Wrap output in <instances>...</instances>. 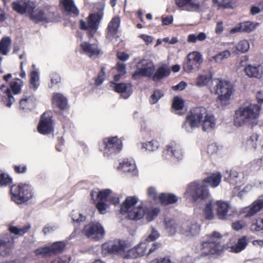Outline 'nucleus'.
Segmentation results:
<instances>
[{
    "label": "nucleus",
    "instance_id": "37998d69",
    "mask_svg": "<svg viewBox=\"0 0 263 263\" xmlns=\"http://www.w3.org/2000/svg\"><path fill=\"white\" fill-rule=\"evenodd\" d=\"M213 5L217 7L218 9L230 8L233 7V0H212Z\"/></svg>",
    "mask_w": 263,
    "mask_h": 263
},
{
    "label": "nucleus",
    "instance_id": "4d7b16f0",
    "mask_svg": "<svg viewBox=\"0 0 263 263\" xmlns=\"http://www.w3.org/2000/svg\"><path fill=\"white\" fill-rule=\"evenodd\" d=\"M163 96V93L161 90L159 89L155 90L153 94L151 96L149 100L150 103L153 104L156 103Z\"/></svg>",
    "mask_w": 263,
    "mask_h": 263
},
{
    "label": "nucleus",
    "instance_id": "f03ea898",
    "mask_svg": "<svg viewBox=\"0 0 263 263\" xmlns=\"http://www.w3.org/2000/svg\"><path fill=\"white\" fill-rule=\"evenodd\" d=\"M260 110V105L252 103L247 106L240 107L235 112V125L241 126L245 123L251 122L257 119L259 117Z\"/></svg>",
    "mask_w": 263,
    "mask_h": 263
},
{
    "label": "nucleus",
    "instance_id": "f257e3e1",
    "mask_svg": "<svg viewBox=\"0 0 263 263\" xmlns=\"http://www.w3.org/2000/svg\"><path fill=\"white\" fill-rule=\"evenodd\" d=\"M221 235L217 232H213L208 236V239L201 242L199 250L201 257H215L221 255L224 250V247L220 241Z\"/></svg>",
    "mask_w": 263,
    "mask_h": 263
},
{
    "label": "nucleus",
    "instance_id": "dca6fc26",
    "mask_svg": "<svg viewBox=\"0 0 263 263\" xmlns=\"http://www.w3.org/2000/svg\"><path fill=\"white\" fill-rule=\"evenodd\" d=\"M37 129L39 133L42 135H48L53 132V123L50 112H45L41 116Z\"/></svg>",
    "mask_w": 263,
    "mask_h": 263
},
{
    "label": "nucleus",
    "instance_id": "72a5a7b5",
    "mask_svg": "<svg viewBox=\"0 0 263 263\" xmlns=\"http://www.w3.org/2000/svg\"><path fill=\"white\" fill-rule=\"evenodd\" d=\"M166 151L177 159H181L183 156L180 146L174 142H172L166 146Z\"/></svg>",
    "mask_w": 263,
    "mask_h": 263
},
{
    "label": "nucleus",
    "instance_id": "5fc2aeb1",
    "mask_svg": "<svg viewBox=\"0 0 263 263\" xmlns=\"http://www.w3.org/2000/svg\"><path fill=\"white\" fill-rule=\"evenodd\" d=\"M250 48V45L248 41L241 40L236 46V49L238 51L244 53L247 52Z\"/></svg>",
    "mask_w": 263,
    "mask_h": 263
},
{
    "label": "nucleus",
    "instance_id": "9d476101",
    "mask_svg": "<svg viewBox=\"0 0 263 263\" xmlns=\"http://www.w3.org/2000/svg\"><path fill=\"white\" fill-rule=\"evenodd\" d=\"M155 70V65L152 61L142 60L138 62L137 70L132 74V79L137 80L142 77L152 78Z\"/></svg>",
    "mask_w": 263,
    "mask_h": 263
},
{
    "label": "nucleus",
    "instance_id": "4be33fe9",
    "mask_svg": "<svg viewBox=\"0 0 263 263\" xmlns=\"http://www.w3.org/2000/svg\"><path fill=\"white\" fill-rule=\"evenodd\" d=\"M81 50L88 57H98L100 54V49L98 44L96 43L90 44L87 42H83L80 45Z\"/></svg>",
    "mask_w": 263,
    "mask_h": 263
},
{
    "label": "nucleus",
    "instance_id": "3c124183",
    "mask_svg": "<svg viewBox=\"0 0 263 263\" xmlns=\"http://www.w3.org/2000/svg\"><path fill=\"white\" fill-rule=\"evenodd\" d=\"M204 217L206 219L212 220L214 218L213 205L211 202H208L204 210Z\"/></svg>",
    "mask_w": 263,
    "mask_h": 263
},
{
    "label": "nucleus",
    "instance_id": "b1692460",
    "mask_svg": "<svg viewBox=\"0 0 263 263\" xmlns=\"http://www.w3.org/2000/svg\"><path fill=\"white\" fill-rule=\"evenodd\" d=\"M12 7L15 11L20 14H24L26 12L30 14V12L34 9L33 4L29 1H24L22 4L18 2H14L12 4Z\"/></svg>",
    "mask_w": 263,
    "mask_h": 263
},
{
    "label": "nucleus",
    "instance_id": "f704fd0d",
    "mask_svg": "<svg viewBox=\"0 0 263 263\" xmlns=\"http://www.w3.org/2000/svg\"><path fill=\"white\" fill-rule=\"evenodd\" d=\"M255 28L253 24L249 21L242 22L239 24V26L233 28L231 32L235 33L236 32H250Z\"/></svg>",
    "mask_w": 263,
    "mask_h": 263
},
{
    "label": "nucleus",
    "instance_id": "7ed1b4c3",
    "mask_svg": "<svg viewBox=\"0 0 263 263\" xmlns=\"http://www.w3.org/2000/svg\"><path fill=\"white\" fill-rule=\"evenodd\" d=\"M11 200L17 204H22L29 201L33 195V187L28 183L13 184L10 189Z\"/></svg>",
    "mask_w": 263,
    "mask_h": 263
},
{
    "label": "nucleus",
    "instance_id": "e433bc0d",
    "mask_svg": "<svg viewBox=\"0 0 263 263\" xmlns=\"http://www.w3.org/2000/svg\"><path fill=\"white\" fill-rule=\"evenodd\" d=\"M114 68L118 72L114 77V81L117 82L126 74V65L123 63L117 62Z\"/></svg>",
    "mask_w": 263,
    "mask_h": 263
},
{
    "label": "nucleus",
    "instance_id": "4468645a",
    "mask_svg": "<svg viewBox=\"0 0 263 263\" xmlns=\"http://www.w3.org/2000/svg\"><path fill=\"white\" fill-rule=\"evenodd\" d=\"M65 248V244L61 241L54 242L48 247H41L35 250L36 255L49 257L62 253Z\"/></svg>",
    "mask_w": 263,
    "mask_h": 263
},
{
    "label": "nucleus",
    "instance_id": "a19ab883",
    "mask_svg": "<svg viewBox=\"0 0 263 263\" xmlns=\"http://www.w3.org/2000/svg\"><path fill=\"white\" fill-rule=\"evenodd\" d=\"M231 55V52L228 50H225L221 52H220L218 54L214 56H212L210 60L214 61L217 63H221L223 60L226 59L230 57Z\"/></svg>",
    "mask_w": 263,
    "mask_h": 263
},
{
    "label": "nucleus",
    "instance_id": "e2e57ef3",
    "mask_svg": "<svg viewBox=\"0 0 263 263\" xmlns=\"http://www.w3.org/2000/svg\"><path fill=\"white\" fill-rule=\"evenodd\" d=\"M147 194L148 197L152 199L154 201L156 202L158 200V196L154 187H148L147 190Z\"/></svg>",
    "mask_w": 263,
    "mask_h": 263
},
{
    "label": "nucleus",
    "instance_id": "20e7f679",
    "mask_svg": "<svg viewBox=\"0 0 263 263\" xmlns=\"http://www.w3.org/2000/svg\"><path fill=\"white\" fill-rule=\"evenodd\" d=\"M206 113L207 110L203 107L191 109L182 125V128L187 132H191L193 129L199 127Z\"/></svg>",
    "mask_w": 263,
    "mask_h": 263
},
{
    "label": "nucleus",
    "instance_id": "a18cd8bd",
    "mask_svg": "<svg viewBox=\"0 0 263 263\" xmlns=\"http://www.w3.org/2000/svg\"><path fill=\"white\" fill-rule=\"evenodd\" d=\"M159 147V143L156 140H152L148 142L142 143V148H144L146 150L149 152H154L156 151Z\"/></svg>",
    "mask_w": 263,
    "mask_h": 263
},
{
    "label": "nucleus",
    "instance_id": "39448f33",
    "mask_svg": "<svg viewBox=\"0 0 263 263\" xmlns=\"http://www.w3.org/2000/svg\"><path fill=\"white\" fill-rule=\"evenodd\" d=\"M104 13L102 10L96 13H90L86 18L87 24L85 21L81 19L79 21V29L87 31V35L89 39L92 38L99 29Z\"/></svg>",
    "mask_w": 263,
    "mask_h": 263
},
{
    "label": "nucleus",
    "instance_id": "423d86ee",
    "mask_svg": "<svg viewBox=\"0 0 263 263\" xmlns=\"http://www.w3.org/2000/svg\"><path fill=\"white\" fill-rule=\"evenodd\" d=\"M138 201V199L135 196H128L121 205L120 213L124 215L128 213V219L133 220H137L143 218L145 214V211L143 207L139 206L129 211Z\"/></svg>",
    "mask_w": 263,
    "mask_h": 263
},
{
    "label": "nucleus",
    "instance_id": "603ef678",
    "mask_svg": "<svg viewBox=\"0 0 263 263\" xmlns=\"http://www.w3.org/2000/svg\"><path fill=\"white\" fill-rule=\"evenodd\" d=\"M184 106L183 100L178 97L174 98L173 102L172 103V108L176 110H180L183 109Z\"/></svg>",
    "mask_w": 263,
    "mask_h": 263
},
{
    "label": "nucleus",
    "instance_id": "052dcab7",
    "mask_svg": "<svg viewBox=\"0 0 263 263\" xmlns=\"http://www.w3.org/2000/svg\"><path fill=\"white\" fill-rule=\"evenodd\" d=\"M160 212V209L157 208L153 209L146 213V219L148 221L154 220L158 216Z\"/></svg>",
    "mask_w": 263,
    "mask_h": 263
},
{
    "label": "nucleus",
    "instance_id": "6e6552de",
    "mask_svg": "<svg viewBox=\"0 0 263 263\" xmlns=\"http://www.w3.org/2000/svg\"><path fill=\"white\" fill-rule=\"evenodd\" d=\"M232 89L231 84L225 81L220 80L216 84L215 93L218 95L217 102H219L221 106H224L229 104Z\"/></svg>",
    "mask_w": 263,
    "mask_h": 263
},
{
    "label": "nucleus",
    "instance_id": "c9c22d12",
    "mask_svg": "<svg viewBox=\"0 0 263 263\" xmlns=\"http://www.w3.org/2000/svg\"><path fill=\"white\" fill-rule=\"evenodd\" d=\"M114 85V90L118 93H126L131 91L132 86L129 83L111 82V85Z\"/></svg>",
    "mask_w": 263,
    "mask_h": 263
},
{
    "label": "nucleus",
    "instance_id": "cd10ccee",
    "mask_svg": "<svg viewBox=\"0 0 263 263\" xmlns=\"http://www.w3.org/2000/svg\"><path fill=\"white\" fill-rule=\"evenodd\" d=\"M111 193L110 189H105L99 191L98 193L91 191L90 194L91 199L95 202L97 200L106 202Z\"/></svg>",
    "mask_w": 263,
    "mask_h": 263
},
{
    "label": "nucleus",
    "instance_id": "2f4dec72",
    "mask_svg": "<svg viewBox=\"0 0 263 263\" xmlns=\"http://www.w3.org/2000/svg\"><path fill=\"white\" fill-rule=\"evenodd\" d=\"M202 130L203 131H208L212 130L215 126L216 120L214 116L212 114H209L208 112L206 114L202 119L201 122Z\"/></svg>",
    "mask_w": 263,
    "mask_h": 263
},
{
    "label": "nucleus",
    "instance_id": "c85d7f7f",
    "mask_svg": "<svg viewBox=\"0 0 263 263\" xmlns=\"http://www.w3.org/2000/svg\"><path fill=\"white\" fill-rule=\"evenodd\" d=\"M158 200L162 205H167L177 202V197L172 193H162L158 196Z\"/></svg>",
    "mask_w": 263,
    "mask_h": 263
},
{
    "label": "nucleus",
    "instance_id": "338daca9",
    "mask_svg": "<svg viewBox=\"0 0 263 263\" xmlns=\"http://www.w3.org/2000/svg\"><path fill=\"white\" fill-rule=\"evenodd\" d=\"M14 172L17 174H23L27 171V166L24 164L14 165L13 166Z\"/></svg>",
    "mask_w": 263,
    "mask_h": 263
},
{
    "label": "nucleus",
    "instance_id": "412c9836",
    "mask_svg": "<svg viewBox=\"0 0 263 263\" xmlns=\"http://www.w3.org/2000/svg\"><path fill=\"white\" fill-rule=\"evenodd\" d=\"M120 18L119 17H114L108 23L106 29V37L109 40H112L116 37L118 29L120 26Z\"/></svg>",
    "mask_w": 263,
    "mask_h": 263
},
{
    "label": "nucleus",
    "instance_id": "ea45409f",
    "mask_svg": "<svg viewBox=\"0 0 263 263\" xmlns=\"http://www.w3.org/2000/svg\"><path fill=\"white\" fill-rule=\"evenodd\" d=\"M11 40L9 37H4L0 42V52L3 55H7L9 51Z\"/></svg>",
    "mask_w": 263,
    "mask_h": 263
},
{
    "label": "nucleus",
    "instance_id": "79ce46f5",
    "mask_svg": "<svg viewBox=\"0 0 263 263\" xmlns=\"http://www.w3.org/2000/svg\"><path fill=\"white\" fill-rule=\"evenodd\" d=\"M212 77V74H201L196 79V85L202 87L206 85L210 81Z\"/></svg>",
    "mask_w": 263,
    "mask_h": 263
},
{
    "label": "nucleus",
    "instance_id": "49530a36",
    "mask_svg": "<svg viewBox=\"0 0 263 263\" xmlns=\"http://www.w3.org/2000/svg\"><path fill=\"white\" fill-rule=\"evenodd\" d=\"M206 38V35L204 32H200L198 35L191 34L188 35L187 42L189 43H196L197 41H204Z\"/></svg>",
    "mask_w": 263,
    "mask_h": 263
},
{
    "label": "nucleus",
    "instance_id": "a211bd4d",
    "mask_svg": "<svg viewBox=\"0 0 263 263\" xmlns=\"http://www.w3.org/2000/svg\"><path fill=\"white\" fill-rule=\"evenodd\" d=\"M175 3L182 11L199 12L202 8V5L198 0H175Z\"/></svg>",
    "mask_w": 263,
    "mask_h": 263
},
{
    "label": "nucleus",
    "instance_id": "8fccbe9b",
    "mask_svg": "<svg viewBox=\"0 0 263 263\" xmlns=\"http://www.w3.org/2000/svg\"><path fill=\"white\" fill-rule=\"evenodd\" d=\"M17 81L11 82L10 88L14 94H18L21 91L23 81L20 79H16Z\"/></svg>",
    "mask_w": 263,
    "mask_h": 263
},
{
    "label": "nucleus",
    "instance_id": "bf43d9fd",
    "mask_svg": "<svg viewBox=\"0 0 263 263\" xmlns=\"http://www.w3.org/2000/svg\"><path fill=\"white\" fill-rule=\"evenodd\" d=\"M105 68L104 67H102L100 71L99 72L98 77L95 79V84L97 86H99L105 80Z\"/></svg>",
    "mask_w": 263,
    "mask_h": 263
},
{
    "label": "nucleus",
    "instance_id": "f3484780",
    "mask_svg": "<svg viewBox=\"0 0 263 263\" xmlns=\"http://www.w3.org/2000/svg\"><path fill=\"white\" fill-rule=\"evenodd\" d=\"M13 238L9 234L0 235V255L6 256L9 255L14 248Z\"/></svg>",
    "mask_w": 263,
    "mask_h": 263
},
{
    "label": "nucleus",
    "instance_id": "680f3d73",
    "mask_svg": "<svg viewBox=\"0 0 263 263\" xmlns=\"http://www.w3.org/2000/svg\"><path fill=\"white\" fill-rule=\"evenodd\" d=\"M121 164V167L125 172H131L135 170V164L128 161H123Z\"/></svg>",
    "mask_w": 263,
    "mask_h": 263
},
{
    "label": "nucleus",
    "instance_id": "6e6d98bb",
    "mask_svg": "<svg viewBox=\"0 0 263 263\" xmlns=\"http://www.w3.org/2000/svg\"><path fill=\"white\" fill-rule=\"evenodd\" d=\"M148 250L146 253V255L148 256L150 254L159 251L162 248V244L158 242H155L152 243L151 245H148Z\"/></svg>",
    "mask_w": 263,
    "mask_h": 263
},
{
    "label": "nucleus",
    "instance_id": "13d9d810",
    "mask_svg": "<svg viewBox=\"0 0 263 263\" xmlns=\"http://www.w3.org/2000/svg\"><path fill=\"white\" fill-rule=\"evenodd\" d=\"M12 178H10L8 175L1 173H0V185L6 186L9 185L12 182Z\"/></svg>",
    "mask_w": 263,
    "mask_h": 263
},
{
    "label": "nucleus",
    "instance_id": "774afa93",
    "mask_svg": "<svg viewBox=\"0 0 263 263\" xmlns=\"http://www.w3.org/2000/svg\"><path fill=\"white\" fill-rule=\"evenodd\" d=\"M149 263H172L170 256H166L163 257L157 258L152 260Z\"/></svg>",
    "mask_w": 263,
    "mask_h": 263
},
{
    "label": "nucleus",
    "instance_id": "9b49d317",
    "mask_svg": "<svg viewBox=\"0 0 263 263\" xmlns=\"http://www.w3.org/2000/svg\"><path fill=\"white\" fill-rule=\"evenodd\" d=\"M82 233L87 238L98 241L103 238L105 230L99 222H90L85 226L82 230Z\"/></svg>",
    "mask_w": 263,
    "mask_h": 263
},
{
    "label": "nucleus",
    "instance_id": "09e8293b",
    "mask_svg": "<svg viewBox=\"0 0 263 263\" xmlns=\"http://www.w3.org/2000/svg\"><path fill=\"white\" fill-rule=\"evenodd\" d=\"M30 86L34 89L36 90L39 85V76L38 72L33 70L30 73Z\"/></svg>",
    "mask_w": 263,
    "mask_h": 263
},
{
    "label": "nucleus",
    "instance_id": "864d4df0",
    "mask_svg": "<svg viewBox=\"0 0 263 263\" xmlns=\"http://www.w3.org/2000/svg\"><path fill=\"white\" fill-rule=\"evenodd\" d=\"M8 93L3 97L2 101L7 107H10L14 102V99L10 90H8Z\"/></svg>",
    "mask_w": 263,
    "mask_h": 263
},
{
    "label": "nucleus",
    "instance_id": "de8ad7c7",
    "mask_svg": "<svg viewBox=\"0 0 263 263\" xmlns=\"http://www.w3.org/2000/svg\"><path fill=\"white\" fill-rule=\"evenodd\" d=\"M263 219L258 218L252 221L250 226L251 230L253 232H258L263 230Z\"/></svg>",
    "mask_w": 263,
    "mask_h": 263
},
{
    "label": "nucleus",
    "instance_id": "4c0bfd02",
    "mask_svg": "<svg viewBox=\"0 0 263 263\" xmlns=\"http://www.w3.org/2000/svg\"><path fill=\"white\" fill-rule=\"evenodd\" d=\"M263 208V201L254 202L252 205L246 211V217H251Z\"/></svg>",
    "mask_w": 263,
    "mask_h": 263
},
{
    "label": "nucleus",
    "instance_id": "f8f14e48",
    "mask_svg": "<svg viewBox=\"0 0 263 263\" xmlns=\"http://www.w3.org/2000/svg\"><path fill=\"white\" fill-rule=\"evenodd\" d=\"M128 248L127 242L120 239L105 242L102 246V253L105 255L107 254H121Z\"/></svg>",
    "mask_w": 263,
    "mask_h": 263
},
{
    "label": "nucleus",
    "instance_id": "1a4fd4ad",
    "mask_svg": "<svg viewBox=\"0 0 263 263\" xmlns=\"http://www.w3.org/2000/svg\"><path fill=\"white\" fill-rule=\"evenodd\" d=\"M185 194L191 196L195 201L207 198L209 196V192L206 185L200 184L199 182L194 181L188 185Z\"/></svg>",
    "mask_w": 263,
    "mask_h": 263
},
{
    "label": "nucleus",
    "instance_id": "58836bf2",
    "mask_svg": "<svg viewBox=\"0 0 263 263\" xmlns=\"http://www.w3.org/2000/svg\"><path fill=\"white\" fill-rule=\"evenodd\" d=\"M30 227V224H27L22 228H18L16 226H10L8 230L11 234L18 236H23L24 234L28 232Z\"/></svg>",
    "mask_w": 263,
    "mask_h": 263
},
{
    "label": "nucleus",
    "instance_id": "473e14b6",
    "mask_svg": "<svg viewBox=\"0 0 263 263\" xmlns=\"http://www.w3.org/2000/svg\"><path fill=\"white\" fill-rule=\"evenodd\" d=\"M248 242L247 236H243L240 237L238 239L236 243L230 248V251L235 253L240 252L246 249L248 244Z\"/></svg>",
    "mask_w": 263,
    "mask_h": 263
},
{
    "label": "nucleus",
    "instance_id": "5701e85b",
    "mask_svg": "<svg viewBox=\"0 0 263 263\" xmlns=\"http://www.w3.org/2000/svg\"><path fill=\"white\" fill-rule=\"evenodd\" d=\"M52 105L61 110H65L69 108L67 98L62 93H54L52 98Z\"/></svg>",
    "mask_w": 263,
    "mask_h": 263
},
{
    "label": "nucleus",
    "instance_id": "393cba45",
    "mask_svg": "<svg viewBox=\"0 0 263 263\" xmlns=\"http://www.w3.org/2000/svg\"><path fill=\"white\" fill-rule=\"evenodd\" d=\"M171 72L170 67L166 64L159 66L153 74L152 80L154 82H158L170 76Z\"/></svg>",
    "mask_w": 263,
    "mask_h": 263
},
{
    "label": "nucleus",
    "instance_id": "0e129e2a",
    "mask_svg": "<svg viewBox=\"0 0 263 263\" xmlns=\"http://www.w3.org/2000/svg\"><path fill=\"white\" fill-rule=\"evenodd\" d=\"M96 208L100 214H103L105 213L108 205L105 201H98L96 203Z\"/></svg>",
    "mask_w": 263,
    "mask_h": 263
},
{
    "label": "nucleus",
    "instance_id": "c03bdc74",
    "mask_svg": "<svg viewBox=\"0 0 263 263\" xmlns=\"http://www.w3.org/2000/svg\"><path fill=\"white\" fill-rule=\"evenodd\" d=\"M165 228L167 230L170 235H173L175 234L177 229V224L173 219L164 220Z\"/></svg>",
    "mask_w": 263,
    "mask_h": 263
},
{
    "label": "nucleus",
    "instance_id": "aec40b11",
    "mask_svg": "<svg viewBox=\"0 0 263 263\" xmlns=\"http://www.w3.org/2000/svg\"><path fill=\"white\" fill-rule=\"evenodd\" d=\"M148 245L146 242H141L135 247L129 250L123 256L124 258H137L146 255Z\"/></svg>",
    "mask_w": 263,
    "mask_h": 263
},
{
    "label": "nucleus",
    "instance_id": "2eb2a0df",
    "mask_svg": "<svg viewBox=\"0 0 263 263\" xmlns=\"http://www.w3.org/2000/svg\"><path fill=\"white\" fill-rule=\"evenodd\" d=\"M202 62V56L199 52H191L187 55L186 61L183 63V70L187 73L191 72L193 70L198 69Z\"/></svg>",
    "mask_w": 263,
    "mask_h": 263
},
{
    "label": "nucleus",
    "instance_id": "c756f323",
    "mask_svg": "<svg viewBox=\"0 0 263 263\" xmlns=\"http://www.w3.org/2000/svg\"><path fill=\"white\" fill-rule=\"evenodd\" d=\"M244 71L246 75L250 78H260L262 74V70L259 65L254 66L249 64L245 67Z\"/></svg>",
    "mask_w": 263,
    "mask_h": 263
},
{
    "label": "nucleus",
    "instance_id": "ddd939ff",
    "mask_svg": "<svg viewBox=\"0 0 263 263\" xmlns=\"http://www.w3.org/2000/svg\"><path fill=\"white\" fill-rule=\"evenodd\" d=\"M104 154L109 155L120 152L122 148V142L117 136L105 138L103 140Z\"/></svg>",
    "mask_w": 263,
    "mask_h": 263
},
{
    "label": "nucleus",
    "instance_id": "6ab92c4d",
    "mask_svg": "<svg viewBox=\"0 0 263 263\" xmlns=\"http://www.w3.org/2000/svg\"><path fill=\"white\" fill-rule=\"evenodd\" d=\"M59 6L64 14L74 17H77L79 15V10L73 0H59Z\"/></svg>",
    "mask_w": 263,
    "mask_h": 263
},
{
    "label": "nucleus",
    "instance_id": "a878e982",
    "mask_svg": "<svg viewBox=\"0 0 263 263\" xmlns=\"http://www.w3.org/2000/svg\"><path fill=\"white\" fill-rule=\"evenodd\" d=\"M216 215L218 219L221 220L226 219L228 216V213L230 208V204L226 202L218 201L216 202Z\"/></svg>",
    "mask_w": 263,
    "mask_h": 263
},
{
    "label": "nucleus",
    "instance_id": "69168bd1",
    "mask_svg": "<svg viewBox=\"0 0 263 263\" xmlns=\"http://www.w3.org/2000/svg\"><path fill=\"white\" fill-rule=\"evenodd\" d=\"M246 226V222L243 220H238L234 222L232 224V227L233 230L239 231Z\"/></svg>",
    "mask_w": 263,
    "mask_h": 263
},
{
    "label": "nucleus",
    "instance_id": "bb28decb",
    "mask_svg": "<svg viewBox=\"0 0 263 263\" xmlns=\"http://www.w3.org/2000/svg\"><path fill=\"white\" fill-rule=\"evenodd\" d=\"M20 108L23 110H31L35 106V98L33 95L24 96L20 101Z\"/></svg>",
    "mask_w": 263,
    "mask_h": 263
},
{
    "label": "nucleus",
    "instance_id": "7c9ffc66",
    "mask_svg": "<svg viewBox=\"0 0 263 263\" xmlns=\"http://www.w3.org/2000/svg\"><path fill=\"white\" fill-rule=\"evenodd\" d=\"M221 177V175L219 172L212 173L210 176L203 179V183L212 187H216L220 184Z\"/></svg>",
    "mask_w": 263,
    "mask_h": 263
},
{
    "label": "nucleus",
    "instance_id": "0eeeda50",
    "mask_svg": "<svg viewBox=\"0 0 263 263\" xmlns=\"http://www.w3.org/2000/svg\"><path fill=\"white\" fill-rule=\"evenodd\" d=\"M57 12L51 6L47 5L43 9H37L30 12L29 17L34 23L40 22L50 23L56 20Z\"/></svg>",
    "mask_w": 263,
    "mask_h": 263
}]
</instances>
